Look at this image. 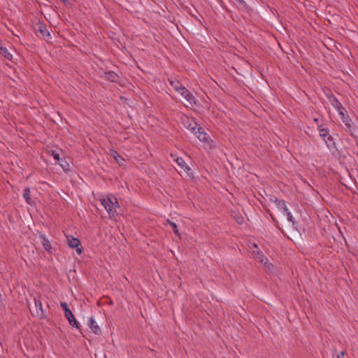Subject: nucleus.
Instances as JSON below:
<instances>
[{
  "mask_svg": "<svg viewBox=\"0 0 358 358\" xmlns=\"http://www.w3.org/2000/svg\"><path fill=\"white\" fill-rule=\"evenodd\" d=\"M60 306L63 309V310L64 312V316L69 321V324L71 326H72L73 327L80 329V325L79 322L75 318L71 310L69 308L67 303L66 302H61Z\"/></svg>",
  "mask_w": 358,
  "mask_h": 358,
  "instance_id": "2",
  "label": "nucleus"
},
{
  "mask_svg": "<svg viewBox=\"0 0 358 358\" xmlns=\"http://www.w3.org/2000/svg\"><path fill=\"white\" fill-rule=\"evenodd\" d=\"M62 1H66L67 0H62Z\"/></svg>",
  "mask_w": 358,
  "mask_h": 358,
  "instance_id": "35",
  "label": "nucleus"
},
{
  "mask_svg": "<svg viewBox=\"0 0 358 358\" xmlns=\"http://www.w3.org/2000/svg\"><path fill=\"white\" fill-rule=\"evenodd\" d=\"M320 135L322 137H326L329 135V130L327 129H320Z\"/></svg>",
  "mask_w": 358,
  "mask_h": 358,
  "instance_id": "22",
  "label": "nucleus"
},
{
  "mask_svg": "<svg viewBox=\"0 0 358 358\" xmlns=\"http://www.w3.org/2000/svg\"><path fill=\"white\" fill-rule=\"evenodd\" d=\"M332 105L334 108L338 111L341 118L344 117V113L345 112V108L342 106L341 103L338 101L336 99H334Z\"/></svg>",
  "mask_w": 358,
  "mask_h": 358,
  "instance_id": "11",
  "label": "nucleus"
},
{
  "mask_svg": "<svg viewBox=\"0 0 358 358\" xmlns=\"http://www.w3.org/2000/svg\"><path fill=\"white\" fill-rule=\"evenodd\" d=\"M87 324L93 333L97 335L101 334V329L97 324V322L95 321L93 316L88 318Z\"/></svg>",
  "mask_w": 358,
  "mask_h": 358,
  "instance_id": "8",
  "label": "nucleus"
},
{
  "mask_svg": "<svg viewBox=\"0 0 358 358\" xmlns=\"http://www.w3.org/2000/svg\"><path fill=\"white\" fill-rule=\"evenodd\" d=\"M39 31L42 34V35L44 36H50V33L47 30V29H46V27L45 26H41L39 27Z\"/></svg>",
  "mask_w": 358,
  "mask_h": 358,
  "instance_id": "21",
  "label": "nucleus"
},
{
  "mask_svg": "<svg viewBox=\"0 0 358 358\" xmlns=\"http://www.w3.org/2000/svg\"><path fill=\"white\" fill-rule=\"evenodd\" d=\"M27 305L29 307V302L27 301Z\"/></svg>",
  "mask_w": 358,
  "mask_h": 358,
  "instance_id": "34",
  "label": "nucleus"
},
{
  "mask_svg": "<svg viewBox=\"0 0 358 358\" xmlns=\"http://www.w3.org/2000/svg\"><path fill=\"white\" fill-rule=\"evenodd\" d=\"M341 120H343V123H345V124L346 126L350 127V120L348 118V117L345 116V114H344V117L341 118Z\"/></svg>",
  "mask_w": 358,
  "mask_h": 358,
  "instance_id": "23",
  "label": "nucleus"
},
{
  "mask_svg": "<svg viewBox=\"0 0 358 358\" xmlns=\"http://www.w3.org/2000/svg\"><path fill=\"white\" fill-rule=\"evenodd\" d=\"M23 197L27 203H29V204L31 203V196H30V189L29 187H27L24 189Z\"/></svg>",
  "mask_w": 358,
  "mask_h": 358,
  "instance_id": "18",
  "label": "nucleus"
},
{
  "mask_svg": "<svg viewBox=\"0 0 358 358\" xmlns=\"http://www.w3.org/2000/svg\"><path fill=\"white\" fill-rule=\"evenodd\" d=\"M33 299H34V305H35V312H36V315L37 316H39L41 317H44V311H43V306H42V301H41V296L38 295V296H33L31 295V296Z\"/></svg>",
  "mask_w": 358,
  "mask_h": 358,
  "instance_id": "6",
  "label": "nucleus"
},
{
  "mask_svg": "<svg viewBox=\"0 0 358 358\" xmlns=\"http://www.w3.org/2000/svg\"><path fill=\"white\" fill-rule=\"evenodd\" d=\"M29 308H30V306ZM29 310H30L31 313L33 314V311H32L31 308H29Z\"/></svg>",
  "mask_w": 358,
  "mask_h": 358,
  "instance_id": "31",
  "label": "nucleus"
},
{
  "mask_svg": "<svg viewBox=\"0 0 358 358\" xmlns=\"http://www.w3.org/2000/svg\"><path fill=\"white\" fill-rule=\"evenodd\" d=\"M52 156L54 157V159L57 161V162H60V158H59V153L57 152H52Z\"/></svg>",
  "mask_w": 358,
  "mask_h": 358,
  "instance_id": "24",
  "label": "nucleus"
},
{
  "mask_svg": "<svg viewBox=\"0 0 358 358\" xmlns=\"http://www.w3.org/2000/svg\"><path fill=\"white\" fill-rule=\"evenodd\" d=\"M29 308H30V306ZM29 310H30L31 313L33 314V311H32L31 308H29Z\"/></svg>",
  "mask_w": 358,
  "mask_h": 358,
  "instance_id": "30",
  "label": "nucleus"
},
{
  "mask_svg": "<svg viewBox=\"0 0 358 358\" xmlns=\"http://www.w3.org/2000/svg\"><path fill=\"white\" fill-rule=\"evenodd\" d=\"M169 82L170 83V85L173 87V88L176 91V92H180V89L182 88L184 86L180 84L178 80H171V79H169Z\"/></svg>",
  "mask_w": 358,
  "mask_h": 358,
  "instance_id": "17",
  "label": "nucleus"
},
{
  "mask_svg": "<svg viewBox=\"0 0 358 358\" xmlns=\"http://www.w3.org/2000/svg\"><path fill=\"white\" fill-rule=\"evenodd\" d=\"M0 53L8 60L11 61L13 59L12 54L5 47H0Z\"/></svg>",
  "mask_w": 358,
  "mask_h": 358,
  "instance_id": "15",
  "label": "nucleus"
},
{
  "mask_svg": "<svg viewBox=\"0 0 358 358\" xmlns=\"http://www.w3.org/2000/svg\"><path fill=\"white\" fill-rule=\"evenodd\" d=\"M275 205L279 209V210H280L282 212L287 211V207L286 203L284 200H281V199L275 200Z\"/></svg>",
  "mask_w": 358,
  "mask_h": 358,
  "instance_id": "13",
  "label": "nucleus"
},
{
  "mask_svg": "<svg viewBox=\"0 0 358 358\" xmlns=\"http://www.w3.org/2000/svg\"><path fill=\"white\" fill-rule=\"evenodd\" d=\"M250 249L252 250V254L256 256L257 255V250L254 248L253 246V244L252 245V246L250 247Z\"/></svg>",
  "mask_w": 358,
  "mask_h": 358,
  "instance_id": "26",
  "label": "nucleus"
},
{
  "mask_svg": "<svg viewBox=\"0 0 358 358\" xmlns=\"http://www.w3.org/2000/svg\"><path fill=\"white\" fill-rule=\"evenodd\" d=\"M66 241L68 243V245L71 248H75L76 252L78 255L82 253V248L80 247V241L79 239L74 238L71 236H66Z\"/></svg>",
  "mask_w": 358,
  "mask_h": 358,
  "instance_id": "5",
  "label": "nucleus"
},
{
  "mask_svg": "<svg viewBox=\"0 0 358 358\" xmlns=\"http://www.w3.org/2000/svg\"><path fill=\"white\" fill-rule=\"evenodd\" d=\"M357 2H358V0H357Z\"/></svg>",
  "mask_w": 358,
  "mask_h": 358,
  "instance_id": "36",
  "label": "nucleus"
},
{
  "mask_svg": "<svg viewBox=\"0 0 358 358\" xmlns=\"http://www.w3.org/2000/svg\"><path fill=\"white\" fill-rule=\"evenodd\" d=\"M282 213L286 215L288 221L292 222V224L294 225V219L289 209L287 208V211H283Z\"/></svg>",
  "mask_w": 358,
  "mask_h": 358,
  "instance_id": "20",
  "label": "nucleus"
},
{
  "mask_svg": "<svg viewBox=\"0 0 358 358\" xmlns=\"http://www.w3.org/2000/svg\"><path fill=\"white\" fill-rule=\"evenodd\" d=\"M111 155L120 166L123 165L124 159L116 151L111 150Z\"/></svg>",
  "mask_w": 358,
  "mask_h": 358,
  "instance_id": "14",
  "label": "nucleus"
},
{
  "mask_svg": "<svg viewBox=\"0 0 358 358\" xmlns=\"http://www.w3.org/2000/svg\"><path fill=\"white\" fill-rule=\"evenodd\" d=\"M275 200H278V199L273 195L269 196V201L271 203H273L275 204Z\"/></svg>",
  "mask_w": 358,
  "mask_h": 358,
  "instance_id": "25",
  "label": "nucleus"
},
{
  "mask_svg": "<svg viewBox=\"0 0 358 358\" xmlns=\"http://www.w3.org/2000/svg\"><path fill=\"white\" fill-rule=\"evenodd\" d=\"M343 185H344L345 187H348V185L345 183H343Z\"/></svg>",
  "mask_w": 358,
  "mask_h": 358,
  "instance_id": "33",
  "label": "nucleus"
},
{
  "mask_svg": "<svg viewBox=\"0 0 358 358\" xmlns=\"http://www.w3.org/2000/svg\"><path fill=\"white\" fill-rule=\"evenodd\" d=\"M254 248L257 250V255L255 257L258 259L259 262L264 264L267 268H270L272 266L271 264L268 263V259L263 255V253L260 251L256 243L253 244Z\"/></svg>",
  "mask_w": 358,
  "mask_h": 358,
  "instance_id": "7",
  "label": "nucleus"
},
{
  "mask_svg": "<svg viewBox=\"0 0 358 358\" xmlns=\"http://www.w3.org/2000/svg\"><path fill=\"white\" fill-rule=\"evenodd\" d=\"M62 162H63V161L62 160V162L59 163V164L63 168L64 170H66V168H65L66 165L64 164Z\"/></svg>",
  "mask_w": 358,
  "mask_h": 358,
  "instance_id": "28",
  "label": "nucleus"
},
{
  "mask_svg": "<svg viewBox=\"0 0 358 358\" xmlns=\"http://www.w3.org/2000/svg\"><path fill=\"white\" fill-rule=\"evenodd\" d=\"M166 222L171 227L174 234L176 235H177L178 236H180V233H179V231L178 229L177 224L174 222L171 221L170 220H167Z\"/></svg>",
  "mask_w": 358,
  "mask_h": 358,
  "instance_id": "19",
  "label": "nucleus"
},
{
  "mask_svg": "<svg viewBox=\"0 0 358 358\" xmlns=\"http://www.w3.org/2000/svg\"><path fill=\"white\" fill-rule=\"evenodd\" d=\"M104 78L111 82H116L118 78V76L115 72L109 71L105 73Z\"/></svg>",
  "mask_w": 358,
  "mask_h": 358,
  "instance_id": "16",
  "label": "nucleus"
},
{
  "mask_svg": "<svg viewBox=\"0 0 358 358\" xmlns=\"http://www.w3.org/2000/svg\"><path fill=\"white\" fill-rule=\"evenodd\" d=\"M345 352L342 351L340 355H337V358H344Z\"/></svg>",
  "mask_w": 358,
  "mask_h": 358,
  "instance_id": "27",
  "label": "nucleus"
},
{
  "mask_svg": "<svg viewBox=\"0 0 358 358\" xmlns=\"http://www.w3.org/2000/svg\"><path fill=\"white\" fill-rule=\"evenodd\" d=\"M172 157H173V160L176 162L178 167L180 169V171H183L188 173V171H190V169L188 168L187 164L185 163V160L182 157H173L172 155Z\"/></svg>",
  "mask_w": 358,
  "mask_h": 358,
  "instance_id": "10",
  "label": "nucleus"
},
{
  "mask_svg": "<svg viewBox=\"0 0 358 358\" xmlns=\"http://www.w3.org/2000/svg\"><path fill=\"white\" fill-rule=\"evenodd\" d=\"M193 134H194L197 138L203 143L210 144L212 142L210 136L201 127H199Z\"/></svg>",
  "mask_w": 358,
  "mask_h": 358,
  "instance_id": "4",
  "label": "nucleus"
},
{
  "mask_svg": "<svg viewBox=\"0 0 358 358\" xmlns=\"http://www.w3.org/2000/svg\"><path fill=\"white\" fill-rule=\"evenodd\" d=\"M39 237L45 250L48 252H50L52 247L48 238L43 234H40Z\"/></svg>",
  "mask_w": 358,
  "mask_h": 358,
  "instance_id": "12",
  "label": "nucleus"
},
{
  "mask_svg": "<svg viewBox=\"0 0 358 358\" xmlns=\"http://www.w3.org/2000/svg\"><path fill=\"white\" fill-rule=\"evenodd\" d=\"M29 308H30V306ZM29 310H30L31 313L33 314V311H32L31 308H29Z\"/></svg>",
  "mask_w": 358,
  "mask_h": 358,
  "instance_id": "29",
  "label": "nucleus"
},
{
  "mask_svg": "<svg viewBox=\"0 0 358 358\" xmlns=\"http://www.w3.org/2000/svg\"><path fill=\"white\" fill-rule=\"evenodd\" d=\"M181 123L187 129L189 130L192 133L195 132L197 124L193 118L189 117L187 115H182L181 117Z\"/></svg>",
  "mask_w": 358,
  "mask_h": 358,
  "instance_id": "3",
  "label": "nucleus"
},
{
  "mask_svg": "<svg viewBox=\"0 0 358 358\" xmlns=\"http://www.w3.org/2000/svg\"><path fill=\"white\" fill-rule=\"evenodd\" d=\"M190 104L195 103V99L193 94L185 87L180 89V92H178Z\"/></svg>",
  "mask_w": 358,
  "mask_h": 358,
  "instance_id": "9",
  "label": "nucleus"
},
{
  "mask_svg": "<svg viewBox=\"0 0 358 358\" xmlns=\"http://www.w3.org/2000/svg\"><path fill=\"white\" fill-rule=\"evenodd\" d=\"M239 223H241L243 222V218H241V221H238Z\"/></svg>",
  "mask_w": 358,
  "mask_h": 358,
  "instance_id": "32",
  "label": "nucleus"
},
{
  "mask_svg": "<svg viewBox=\"0 0 358 358\" xmlns=\"http://www.w3.org/2000/svg\"><path fill=\"white\" fill-rule=\"evenodd\" d=\"M99 200L108 212L109 217H113L116 214V209L119 206L117 199L113 195H108L101 197Z\"/></svg>",
  "mask_w": 358,
  "mask_h": 358,
  "instance_id": "1",
  "label": "nucleus"
}]
</instances>
